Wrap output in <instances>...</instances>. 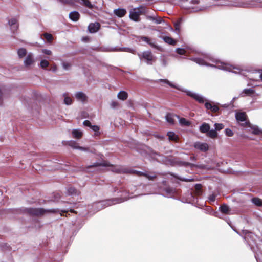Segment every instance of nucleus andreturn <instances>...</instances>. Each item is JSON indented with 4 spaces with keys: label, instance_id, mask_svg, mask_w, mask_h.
Wrapping results in <instances>:
<instances>
[{
    "label": "nucleus",
    "instance_id": "f257e3e1",
    "mask_svg": "<svg viewBox=\"0 0 262 262\" xmlns=\"http://www.w3.org/2000/svg\"><path fill=\"white\" fill-rule=\"evenodd\" d=\"M191 60L201 66H207L215 67L226 71L233 72V69L239 70L238 68H235L228 63L222 62L217 60H214L213 58L208 55H205L203 59L200 57H196L193 58Z\"/></svg>",
    "mask_w": 262,
    "mask_h": 262
},
{
    "label": "nucleus",
    "instance_id": "f03ea898",
    "mask_svg": "<svg viewBox=\"0 0 262 262\" xmlns=\"http://www.w3.org/2000/svg\"><path fill=\"white\" fill-rule=\"evenodd\" d=\"M182 7L189 12H196L206 9V7L199 6V0H182Z\"/></svg>",
    "mask_w": 262,
    "mask_h": 262
},
{
    "label": "nucleus",
    "instance_id": "7ed1b4c3",
    "mask_svg": "<svg viewBox=\"0 0 262 262\" xmlns=\"http://www.w3.org/2000/svg\"><path fill=\"white\" fill-rule=\"evenodd\" d=\"M127 200L126 199L123 198H116L113 199L111 200H108L107 201H104L102 202H99L94 204V206L97 208V210H99L102 209L103 207H105L107 206H110L113 204L119 203L122 202H124Z\"/></svg>",
    "mask_w": 262,
    "mask_h": 262
},
{
    "label": "nucleus",
    "instance_id": "20e7f679",
    "mask_svg": "<svg viewBox=\"0 0 262 262\" xmlns=\"http://www.w3.org/2000/svg\"><path fill=\"white\" fill-rule=\"evenodd\" d=\"M29 213L34 215H41L46 213H54L56 212L55 209L46 210L43 208H29Z\"/></svg>",
    "mask_w": 262,
    "mask_h": 262
},
{
    "label": "nucleus",
    "instance_id": "39448f33",
    "mask_svg": "<svg viewBox=\"0 0 262 262\" xmlns=\"http://www.w3.org/2000/svg\"><path fill=\"white\" fill-rule=\"evenodd\" d=\"M140 59H144L148 64H152L155 61V58L150 51H147L143 52L142 54H138Z\"/></svg>",
    "mask_w": 262,
    "mask_h": 262
},
{
    "label": "nucleus",
    "instance_id": "423d86ee",
    "mask_svg": "<svg viewBox=\"0 0 262 262\" xmlns=\"http://www.w3.org/2000/svg\"><path fill=\"white\" fill-rule=\"evenodd\" d=\"M241 125L243 126H248L249 132H251L253 134L260 135L262 138V130H261L257 126L253 125L250 123L249 122H246L245 123H242Z\"/></svg>",
    "mask_w": 262,
    "mask_h": 262
},
{
    "label": "nucleus",
    "instance_id": "0eeeda50",
    "mask_svg": "<svg viewBox=\"0 0 262 262\" xmlns=\"http://www.w3.org/2000/svg\"><path fill=\"white\" fill-rule=\"evenodd\" d=\"M35 62L34 55L32 52H29L27 54L24 60V64L26 67H29L33 65Z\"/></svg>",
    "mask_w": 262,
    "mask_h": 262
},
{
    "label": "nucleus",
    "instance_id": "6e6552de",
    "mask_svg": "<svg viewBox=\"0 0 262 262\" xmlns=\"http://www.w3.org/2000/svg\"><path fill=\"white\" fill-rule=\"evenodd\" d=\"M186 93L187 95L193 98L194 99H195L196 101H197L198 102L200 103H203L206 101L205 98L203 96L199 94L194 93L190 91H186Z\"/></svg>",
    "mask_w": 262,
    "mask_h": 262
},
{
    "label": "nucleus",
    "instance_id": "1a4fd4ad",
    "mask_svg": "<svg viewBox=\"0 0 262 262\" xmlns=\"http://www.w3.org/2000/svg\"><path fill=\"white\" fill-rule=\"evenodd\" d=\"M76 99L82 103H85L88 102V97L86 95L81 91H78L75 93L74 95Z\"/></svg>",
    "mask_w": 262,
    "mask_h": 262
},
{
    "label": "nucleus",
    "instance_id": "9d476101",
    "mask_svg": "<svg viewBox=\"0 0 262 262\" xmlns=\"http://www.w3.org/2000/svg\"><path fill=\"white\" fill-rule=\"evenodd\" d=\"M215 5L217 6H239V7H246L247 4L244 3H229L228 1L226 0H222V1H219L216 2Z\"/></svg>",
    "mask_w": 262,
    "mask_h": 262
},
{
    "label": "nucleus",
    "instance_id": "9b49d317",
    "mask_svg": "<svg viewBox=\"0 0 262 262\" xmlns=\"http://www.w3.org/2000/svg\"><path fill=\"white\" fill-rule=\"evenodd\" d=\"M8 25L11 31L14 33L18 28V20L16 18H11L8 20Z\"/></svg>",
    "mask_w": 262,
    "mask_h": 262
},
{
    "label": "nucleus",
    "instance_id": "f8f14e48",
    "mask_svg": "<svg viewBox=\"0 0 262 262\" xmlns=\"http://www.w3.org/2000/svg\"><path fill=\"white\" fill-rule=\"evenodd\" d=\"M141 11L138 9H134L130 11L129 17L131 19L137 21L139 20Z\"/></svg>",
    "mask_w": 262,
    "mask_h": 262
},
{
    "label": "nucleus",
    "instance_id": "ddd939ff",
    "mask_svg": "<svg viewBox=\"0 0 262 262\" xmlns=\"http://www.w3.org/2000/svg\"><path fill=\"white\" fill-rule=\"evenodd\" d=\"M194 146L195 148L199 149L202 151H206L208 149V145L206 143L196 142Z\"/></svg>",
    "mask_w": 262,
    "mask_h": 262
},
{
    "label": "nucleus",
    "instance_id": "4468645a",
    "mask_svg": "<svg viewBox=\"0 0 262 262\" xmlns=\"http://www.w3.org/2000/svg\"><path fill=\"white\" fill-rule=\"evenodd\" d=\"M235 118L238 122H248L247 121V115L245 112H237L235 114Z\"/></svg>",
    "mask_w": 262,
    "mask_h": 262
},
{
    "label": "nucleus",
    "instance_id": "2eb2a0df",
    "mask_svg": "<svg viewBox=\"0 0 262 262\" xmlns=\"http://www.w3.org/2000/svg\"><path fill=\"white\" fill-rule=\"evenodd\" d=\"M100 28V24L98 23L90 24L88 26V30L90 32L93 33L98 31Z\"/></svg>",
    "mask_w": 262,
    "mask_h": 262
},
{
    "label": "nucleus",
    "instance_id": "dca6fc26",
    "mask_svg": "<svg viewBox=\"0 0 262 262\" xmlns=\"http://www.w3.org/2000/svg\"><path fill=\"white\" fill-rule=\"evenodd\" d=\"M69 145L75 149H78L84 151H89L88 148L79 146L77 142L73 141H70L69 143Z\"/></svg>",
    "mask_w": 262,
    "mask_h": 262
},
{
    "label": "nucleus",
    "instance_id": "f3484780",
    "mask_svg": "<svg viewBox=\"0 0 262 262\" xmlns=\"http://www.w3.org/2000/svg\"><path fill=\"white\" fill-rule=\"evenodd\" d=\"M100 166H110L111 165L109 164L107 161H103L101 162H96L94 163L93 165L88 166L86 167V170H88V169L91 167H96Z\"/></svg>",
    "mask_w": 262,
    "mask_h": 262
},
{
    "label": "nucleus",
    "instance_id": "a211bd4d",
    "mask_svg": "<svg viewBox=\"0 0 262 262\" xmlns=\"http://www.w3.org/2000/svg\"><path fill=\"white\" fill-rule=\"evenodd\" d=\"M166 121L170 124L174 123V118H179V116L172 114H167L165 117Z\"/></svg>",
    "mask_w": 262,
    "mask_h": 262
},
{
    "label": "nucleus",
    "instance_id": "6ab92c4d",
    "mask_svg": "<svg viewBox=\"0 0 262 262\" xmlns=\"http://www.w3.org/2000/svg\"><path fill=\"white\" fill-rule=\"evenodd\" d=\"M114 14L118 17H122L124 16L126 13V11L124 9H117L114 10Z\"/></svg>",
    "mask_w": 262,
    "mask_h": 262
},
{
    "label": "nucleus",
    "instance_id": "aec40b11",
    "mask_svg": "<svg viewBox=\"0 0 262 262\" xmlns=\"http://www.w3.org/2000/svg\"><path fill=\"white\" fill-rule=\"evenodd\" d=\"M254 93V91L252 89H245L240 94V96L245 97L246 96H251Z\"/></svg>",
    "mask_w": 262,
    "mask_h": 262
},
{
    "label": "nucleus",
    "instance_id": "412c9836",
    "mask_svg": "<svg viewBox=\"0 0 262 262\" xmlns=\"http://www.w3.org/2000/svg\"><path fill=\"white\" fill-rule=\"evenodd\" d=\"M79 13L77 11H73L69 14L70 18L74 21H76L79 18Z\"/></svg>",
    "mask_w": 262,
    "mask_h": 262
},
{
    "label": "nucleus",
    "instance_id": "4be33fe9",
    "mask_svg": "<svg viewBox=\"0 0 262 262\" xmlns=\"http://www.w3.org/2000/svg\"><path fill=\"white\" fill-rule=\"evenodd\" d=\"M210 128V126L208 124L203 123L202 125L200 126V131L202 133H207Z\"/></svg>",
    "mask_w": 262,
    "mask_h": 262
},
{
    "label": "nucleus",
    "instance_id": "5701e85b",
    "mask_svg": "<svg viewBox=\"0 0 262 262\" xmlns=\"http://www.w3.org/2000/svg\"><path fill=\"white\" fill-rule=\"evenodd\" d=\"M72 134L73 137L77 139H80L83 135L82 132L78 129H73Z\"/></svg>",
    "mask_w": 262,
    "mask_h": 262
},
{
    "label": "nucleus",
    "instance_id": "b1692460",
    "mask_svg": "<svg viewBox=\"0 0 262 262\" xmlns=\"http://www.w3.org/2000/svg\"><path fill=\"white\" fill-rule=\"evenodd\" d=\"M28 54L26 49L24 48H20L17 50V54L19 58H23L27 56Z\"/></svg>",
    "mask_w": 262,
    "mask_h": 262
},
{
    "label": "nucleus",
    "instance_id": "393cba45",
    "mask_svg": "<svg viewBox=\"0 0 262 262\" xmlns=\"http://www.w3.org/2000/svg\"><path fill=\"white\" fill-rule=\"evenodd\" d=\"M219 209L221 212L223 213L226 214H230V209L227 205L224 204L222 205Z\"/></svg>",
    "mask_w": 262,
    "mask_h": 262
},
{
    "label": "nucleus",
    "instance_id": "a878e982",
    "mask_svg": "<svg viewBox=\"0 0 262 262\" xmlns=\"http://www.w3.org/2000/svg\"><path fill=\"white\" fill-rule=\"evenodd\" d=\"M63 97H64V103L66 105H69L72 104L73 102L72 99L69 96L68 93H64L63 94Z\"/></svg>",
    "mask_w": 262,
    "mask_h": 262
},
{
    "label": "nucleus",
    "instance_id": "bb28decb",
    "mask_svg": "<svg viewBox=\"0 0 262 262\" xmlns=\"http://www.w3.org/2000/svg\"><path fill=\"white\" fill-rule=\"evenodd\" d=\"M67 192L70 195H77L79 194V192L75 188L70 187L67 189Z\"/></svg>",
    "mask_w": 262,
    "mask_h": 262
},
{
    "label": "nucleus",
    "instance_id": "cd10ccee",
    "mask_svg": "<svg viewBox=\"0 0 262 262\" xmlns=\"http://www.w3.org/2000/svg\"><path fill=\"white\" fill-rule=\"evenodd\" d=\"M79 3L88 8L92 9L93 8V5L89 0H80Z\"/></svg>",
    "mask_w": 262,
    "mask_h": 262
},
{
    "label": "nucleus",
    "instance_id": "c85d7f7f",
    "mask_svg": "<svg viewBox=\"0 0 262 262\" xmlns=\"http://www.w3.org/2000/svg\"><path fill=\"white\" fill-rule=\"evenodd\" d=\"M167 136L169 140L177 141L178 138V136L173 132H168Z\"/></svg>",
    "mask_w": 262,
    "mask_h": 262
},
{
    "label": "nucleus",
    "instance_id": "c756f323",
    "mask_svg": "<svg viewBox=\"0 0 262 262\" xmlns=\"http://www.w3.org/2000/svg\"><path fill=\"white\" fill-rule=\"evenodd\" d=\"M127 93L125 91H120L118 94V98L122 100H125L127 98Z\"/></svg>",
    "mask_w": 262,
    "mask_h": 262
},
{
    "label": "nucleus",
    "instance_id": "7c9ffc66",
    "mask_svg": "<svg viewBox=\"0 0 262 262\" xmlns=\"http://www.w3.org/2000/svg\"><path fill=\"white\" fill-rule=\"evenodd\" d=\"M49 62L46 59H42L40 61L39 67L43 69H46L49 66Z\"/></svg>",
    "mask_w": 262,
    "mask_h": 262
},
{
    "label": "nucleus",
    "instance_id": "2f4dec72",
    "mask_svg": "<svg viewBox=\"0 0 262 262\" xmlns=\"http://www.w3.org/2000/svg\"><path fill=\"white\" fill-rule=\"evenodd\" d=\"M135 172L137 173L138 176H143L145 177L146 178H148L149 180H152L155 177V175H149V174L147 173H144L143 172L140 171H135Z\"/></svg>",
    "mask_w": 262,
    "mask_h": 262
},
{
    "label": "nucleus",
    "instance_id": "473e14b6",
    "mask_svg": "<svg viewBox=\"0 0 262 262\" xmlns=\"http://www.w3.org/2000/svg\"><path fill=\"white\" fill-rule=\"evenodd\" d=\"M163 40L167 43L171 45H174L176 43V41L171 37L165 36L163 37Z\"/></svg>",
    "mask_w": 262,
    "mask_h": 262
},
{
    "label": "nucleus",
    "instance_id": "72a5a7b5",
    "mask_svg": "<svg viewBox=\"0 0 262 262\" xmlns=\"http://www.w3.org/2000/svg\"><path fill=\"white\" fill-rule=\"evenodd\" d=\"M207 136L211 138H215L217 136V133L215 130H210L207 133Z\"/></svg>",
    "mask_w": 262,
    "mask_h": 262
},
{
    "label": "nucleus",
    "instance_id": "f704fd0d",
    "mask_svg": "<svg viewBox=\"0 0 262 262\" xmlns=\"http://www.w3.org/2000/svg\"><path fill=\"white\" fill-rule=\"evenodd\" d=\"M159 82H164L165 83H166L168 84L172 88H174L179 90H181L180 88L178 87L176 85L171 83L170 81L166 79H159Z\"/></svg>",
    "mask_w": 262,
    "mask_h": 262
},
{
    "label": "nucleus",
    "instance_id": "c9c22d12",
    "mask_svg": "<svg viewBox=\"0 0 262 262\" xmlns=\"http://www.w3.org/2000/svg\"><path fill=\"white\" fill-rule=\"evenodd\" d=\"M179 119L180 124L182 126H189L190 124V122L187 121L185 118H179Z\"/></svg>",
    "mask_w": 262,
    "mask_h": 262
},
{
    "label": "nucleus",
    "instance_id": "e433bc0d",
    "mask_svg": "<svg viewBox=\"0 0 262 262\" xmlns=\"http://www.w3.org/2000/svg\"><path fill=\"white\" fill-rule=\"evenodd\" d=\"M63 69L64 70H69L70 69L71 67H72L71 63L69 62H66L63 61L61 63Z\"/></svg>",
    "mask_w": 262,
    "mask_h": 262
},
{
    "label": "nucleus",
    "instance_id": "4c0bfd02",
    "mask_svg": "<svg viewBox=\"0 0 262 262\" xmlns=\"http://www.w3.org/2000/svg\"><path fill=\"white\" fill-rule=\"evenodd\" d=\"M252 202L258 206H262V200L257 198H254L252 199Z\"/></svg>",
    "mask_w": 262,
    "mask_h": 262
},
{
    "label": "nucleus",
    "instance_id": "58836bf2",
    "mask_svg": "<svg viewBox=\"0 0 262 262\" xmlns=\"http://www.w3.org/2000/svg\"><path fill=\"white\" fill-rule=\"evenodd\" d=\"M43 35L48 42H50L53 40V38L52 34L46 33H44Z\"/></svg>",
    "mask_w": 262,
    "mask_h": 262
},
{
    "label": "nucleus",
    "instance_id": "ea45409f",
    "mask_svg": "<svg viewBox=\"0 0 262 262\" xmlns=\"http://www.w3.org/2000/svg\"><path fill=\"white\" fill-rule=\"evenodd\" d=\"M224 125L222 123H215L214 127L216 131H219L224 128Z\"/></svg>",
    "mask_w": 262,
    "mask_h": 262
},
{
    "label": "nucleus",
    "instance_id": "a19ab883",
    "mask_svg": "<svg viewBox=\"0 0 262 262\" xmlns=\"http://www.w3.org/2000/svg\"><path fill=\"white\" fill-rule=\"evenodd\" d=\"M141 39L145 42H146L147 43H148L149 45H150L151 46H152V47H154V45L151 42H149V39L146 37V36H142L141 37Z\"/></svg>",
    "mask_w": 262,
    "mask_h": 262
},
{
    "label": "nucleus",
    "instance_id": "79ce46f5",
    "mask_svg": "<svg viewBox=\"0 0 262 262\" xmlns=\"http://www.w3.org/2000/svg\"><path fill=\"white\" fill-rule=\"evenodd\" d=\"M225 132L227 136L232 137L233 135V132L229 128H226Z\"/></svg>",
    "mask_w": 262,
    "mask_h": 262
},
{
    "label": "nucleus",
    "instance_id": "37998d69",
    "mask_svg": "<svg viewBox=\"0 0 262 262\" xmlns=\"http://www.w3.org/2000/svg\"><path fill=\"white\" fill-rule=\"evenodd\" d=\"M93 131H94L96 134L98 133L99 131L100 127L97 125H91L90 127Z\"/></svg>",
    "mask_w": 262,
    "mask_h": 262
},
{
    "label": "nucleus",
    "instance_id": "c03bdc74",
    "mask_svg": "<svg viewBox=\"0 0 262 262\" xmlns=\"http://www.w3.org/2000/svg\"><path fill=\"white\" fill-rule=\"evenodd\" d=\"M5 97L4 92L0 89V105H2L3 99Z\"/></svg>",
    "mask_w": 262,
    "mask_h": 262
},
{
    "label": "nucleus",
    "instance_id": "a18cd8bd",
    "mask_svg": "<svg viewBox=\"0 0 262 262\" xmlns=\"http://www.w3.org/2000/svg\"><path fill=\"white\" fill-rule=\"evenodd\" d=\"M42 53H44L47 55H51L52 54V52L51 50L48 49H42L41 50Z\"/></svg>",
    "mask_w": 262,
    "mask_h": 262
},
{
    "label": "nucleus",
    "instance_id": "49530a36",
    "mask_svg": "<svg viewBox=\"0 0 262 262\" xmlns=\"http://www.w3.org/2000/svg\"><path fill=\"white\" fill-rule=\"evenodd\" d=\"M185 50L184 49L178 48L177 49V53L180 55H183L185 53Z\"/></svg>",
    "mask_w": 262,
    "mask_h": 262
},
{
    "label": "nucleus",
    "instance_id": "de8ad7c7",
    "mask_svg": "<svg viewBox=\"0 0 262 262\" xmlns=\"http://www.w3.org/2000/svg\"><path fill=\"white\" fill-rule=\"evenodd\" d=\"M165 191L167 194H173L174 193V190L172 188H167L165 189Z\"/></svg>",
    "mask_w": 262,
    "mask_h": 262
},
{
    "label": "nucleus",
    "instance_id": "09e8293b",
    "mask_svg": "<svg viewBox=\"0 0 262 262\" xmlns=\"http://www.w3.org/2000/svg\"><path fill=\"white\" fill-rule=\"evenodd\" d=\"M219 110V108L216 105H212L211 111L213 113H216Z\"/></svg>",
    "mask_w": 262,
    "mask_h": 262
},
{
    "label": "nucleus",
    "instance_id": "8fccbe9b",
    "mask_svg": "<svg viewBox=\"0 0 262 262\" xmlns=\"http://www.w3.org/2000/svg\"><path fill=\"white\" fill-rule=\"evenodd\" d=\"M59 1L64 4H73L74 0H59Z\"/></svg>",
    "mask_w": 262,
    "mask_h": 262
},
{
    "label": "nucleus",
    "instance_id": "3c124183",
    "mask_svg": "<svg viewBox=\"0 0 262 262\" xmlns=\"http://www.w3.org/2000/svg\"><path fill=\"white\" fill-rule=\"evenodd\" d=\"M212 105L209 102H206L205 103V106L207 110H211Z\"/></svg>",
    "mask_w": 262,
    "mask_h": 262
},
{
    "label": "nucleus",
    "instance_id": "603ef678",
    "mask_svg": "<svg viewBox=\"0 0 262 262\" xmlns=\"http://www.w3.org/2000/svg\"><path fill=\"white\" fill-rule=\"evenodd\" d=\"M163 21L161 17H156L155 19V22L157 24H161Z\"/></svg>",
    "mask_w": 262,
    "mask_h": 262
},
{
    "label": "nucleus",
    "instance_id": "864d4df0",
    "mask_svg": "<svg viewBox=\"0 0 262 262\" xmlns=\"http://www.w3.org/2000/svg\"><path fill=\"white\" fill-rule=\"evenodd\" d=\"M83 125L85 126H89L90 127H91V123L90 122V121H89V120H85L83 122Z\"/></svg>",
    "mask_w": 262,
    "mask_h": 262
},
{
    "label": "nucleus",
    "instance_id": "5fc2aeb1",
    "mask_svg": "<svg viewBox=\"0 0 262 262\" xmlns=\"http://www.w3.org/2000/svg\"><path fill=\"white\" fill-rule=\"evenodd\" d=\"M215 197L216 195L215 194H212L209 196V200L211 202H214L215 200Z\"/></svg>",
    "mask_w": 262,
    "mask_h": 262
},
{
    "label": "nucleus",
    "instance_id": "6e6d98bb",
    "mask_svg": "<svg viewBox=\"0 0 262 262\" xmlns=\"http://www.w3.org/2000/svg\"><path fill=\"white\" fill-rule=\"evenodd\" d=\"M243 232L245 235L250 236V237H252L253 236V235L252 233H251L247 230L244 231Z\"/></svg>",
    "mask_w": 262,
    "mask_h": 262
},
{
    "label": "nucleus",
    "instance_id": "4d7b16f0",
    "mask_svg": "<svg viewBox=\"0 0 262 262\" xmlns=\"http://www.w3.org/2000/svg\"><path fill=\"white\" fill-rule=\"evenodd\" d=\"M179 179L181 181H186V182H190V181H192V179H185V178H179Z\"/></svg>",
    "mask_w": 262,
    "mask_h": 262
},
{
    "label": "nucleus",
    "instance_id": "13d9d810",
    "mask_svg": "<svg viewBox=\"0 0 262 262\" xmlns=\"http://www.w3.org/2000/svg\"><path fill=\"white\" fill-rule=\"evenodd\" d=\"M51 70L54 72H56L57 70V66L56 65H53Z\"/></svg>",
    "mask_w": 262,
    "mask_h": 262
},
{
    "label": "nucleus",
    "instance_id": "bf43d9fd",
    "mask_svg": "<svg viewBox=\"0 0 262 262\" xmlns=\"http://www.w3.org/2000/svg\"><path fill=\"white\" fill-rule=\"evenodd\" d=\"M155 18L156 17H155L154 16H148L147 17V18L148 19L150 20H152V21H155Z\"/></svg>",
    "mask_w": 262,
    "mask_h": 262
},
{
    "label": "nucleus",
    "instance_id": "052dcab7",
    "mask_svg": "<svg viewBox=\"0 0 262 262\" xmlns=\"http://www.w3.org/2000/svg\"><path fill=\"white\" fill-rule=\"evenodd\" d=\"M118 103L117 102H113L112 103H111V106L113 107H116Z\"/></svg>",
    "mask_w": 262,
    "mask_h": 262
},
{
    "label": "nucleus",
    "instance_id": "680f3d73",
    "mask_svg": "<svg viewBox=\"0 0 262 262\" xmlns=\"http://www.w3.org/2000/svg\"><path fill=\"white\" fill-rule=\"evenodd\" d=\"M258 77L260 78L262 81V71L258 72Z\"/></svg>",
    "mask_w": 262,
    "mask_h": 262
},
{
    "label": "nucleus",
    "instance_id": "e2e57ef3",
    "mask_svg": "<svg viewBox=\"0 0 262 262\" xmlns=\"http://www.w3.org/2000/svg\"><path fill=\"white\" fill-rule=\"evenodd\" d=\"M201 187V185L200 184H196L195 185V188L198 190L200 189Z\"/></svg>",
    "mask_w": 262,
    "mask_h": 262
},
{
    "label": "nucleus",
    "instance_id": "0e129e2a",
    "mask_svg": "<svg viewBox=\"0 0 262 262\" xmlns=\"http://www.w3.org/2000/svg\"><path fill=\"white\" fill-rule=\"evenodd\" d=\"M68 211H66V210H64L63 212H67Z\"/></svg>",
    "mask_w": 262,
    "mask_h": 262
}]
</instances>
